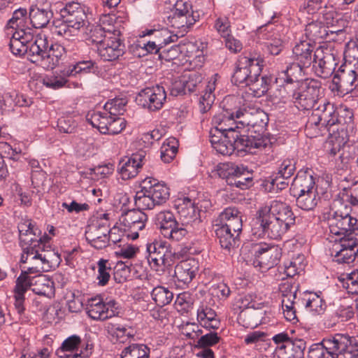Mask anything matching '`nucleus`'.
<instances>
[{
    "mask_svg": "<svg viewBox=\"0 0 358 358\" xmlns=\"http://www.w3.org/2000/svg\"><path fill=\"white\" fill-rule=\"evenodd\" d=\"M315 45L310 41L303 40L296 43L293 48V55L301 66L310 67L315 60Z\"/></svg>",
    "mask_w": 358,
    "mask_h": 358,
    "instance_id": "nucleus-28",
    "label": "nucleus"
},
{
    "mask_svg": "<svg viewBox=\"0 0 358 358\" xmlns=\"http://www.w3.org/2000/svg\"><path fill=\"white\" fill-rule=\"evenodd\" d=\"M342 286L352 294H358V270H355L348 274L341 281Z\"/></svg>",
    "mask_w": 358,
    "mask_h": 358,
    "instance_id": "nucleus-61",
    "label": "nucleus"
},
{
    "mask_svg": "<svg viewBox=\"0 0 358 358\" xmlns=\"http://www.w3.org/2000/svg\"><path fill=\"white\" fill-rule=\"evenodd\" d=\"M292 295L289 294L288 298L282 299V307L283 313L287 320L290 322H297L298 319L296 314V308L294 305L298 304V301L292 299Z\"/></svg>",
    "mask_w": 358,
    "mask_h": 358,
    "instance_id": "nucleus-56",
    "label": "nucleus"
},
{
    "mask_svg": "<svg viewBox=\"0 0 358 358\" xmlns=\"http://www.w3.org/2000/svg\"><path fill=\"white\" fill-rule=\"evenodd\" d=\"M213 227L216 237L219 239L222 248L230 250L236 247L240 233H234L233 230L220 226Z\"/></svg>",
    "mask_w": 358,
    "mask_h": 358,
    "instance_id": "nucleus-37",
    "label": "nucleus"
},
{
    "mask_svg": "<svg viewBox=\"0 0 358 358\" xmlns=\"http://www.w3.org/2000/svg\"><path fill=\"white\" fill-rule=\"evenodd\" d=\"M236 117L241 129L246 127L248 130L252 129L259 137L264 136L262 134L265 131L269 118L262 109L251 107L240 108L236 111Z\"/></svg>",
    "mask_w": 358,
    "mask_h": 358,
    "instance_id": "nucleus-7",
    "label": "nucleus"
},
{
    "mask_svg": "<svg viewBox=\"0 0 358 358\" xmlns=\"http://www.w3.org/2000/svg\"><path fill=\"white\" fill-rule=\"evenodd\" d=\"M148 35L152 34L154 39L160 45L162 48H164L165 45L170 43L177 41L178 36L177 34H173L167 28H162L161 29H150L147 33Z\"/></svg>",
    "mask_w": 358,
    "mask_h": 358,
    "instance_id": "nucleus-48",
    "label": "nucleus"
},
{
    "mask_svg": "<svg viewBox=\"0 0 358 358\" xmlns=\"http://www.w3.org/2000/svg\"><path fill=\"white\" fill-rule=\"evenodd\" d=\"M301 64L296 62L292 63L287 66L285 71L282 72V79L285 80L287 84L298 82L299 78L302 76V71L304 66H301Z\"/></svg>",
    "mask_w": 358,
    "mask_h": 358,
    "instance_id": "nucleus-50",
    "label": "nucleus"
},
{
    "mask_svg": "<svg viewBox=\"0 0 358 358\" xmlns=\"http://www.w3.org/2000/svg\"><path fill=\"white\" fill-rule=\"evenodd\" d=\"M196 21V17L190 15L185 3H177L176 10L173 14L168 17V22L173 27L181 29L182 32H187V29Z\"/></svg>",
    "mask_w": 358,
    "mask_h": 358,
    "instance_id": "nucleus-20",
    "label": "nucleus"
},
{
    "mask_svg": "<svg viewBox=\"0 0 358 358\" xmlns=\"http://www.w3.org/2000/svg\"><path fill=\"white\" fill-rule=\"evenodd\" d=\"M27 11L25 8H19L13 13V17L9 20L8 25L17 30L27 29L25 23L27 20Z\"/></svg>",
    "mask_w": 358,
    "mask_h": 358,
    "instance_id": "nucleus-54",
    "label": "nucleus"
},
{
    "mask_svg": "<svg viewBox=\"0 0 358 358\" xmlns=\"http://www.w3.org/2000/svg\"><path fill=\"white\" fill-rule=\"evenodd\" d=\"M130 266L122 261L118 262L114 267L113 278L117 283H124L130 277Z\"/></svg>",
    "mask_w": 358,
    "mask_h": 358,
    "instance_id": "nucleus-57",
    "label": "nucleus"
},
{
    "mask_svg": "<svg viewBox=\"0 0 358 358\" xmlns=\"http://www.w3.org/2000/svg\"><path fill=\"white\" fill-rule=\"evenodd\" d=\"M197 320L203 327L209 330L217 329L220 324L215 311L203 303L197 310Z\"/></svg>",
    "mask_w": 358,
    "mask_h": 358,
    "instance_id": "nucleus-33",
    "label": "nucleus"
},
{
    "mask_svg": "<svg viewBox=\"0 0 358 358\" xmlns=\"http://www.w3.org/2000/svg\"><path fill=\"white\" fill-rule=\"evenodd\" d=\"M166 99V93L164 88L156 85L141 90L136 96V102L138 106L150 111H157L163 107Z\"/></svg>",
    "mask_w": 358,
    "mask_h": 358,
    "instance_id": "nucleus-14",
    "label": "nucleus"
},
{
    "mask_svg": "<svg viewBox=\"0 0 358 358\" xmlns=\"http://www.w3.org/2000/svg\"><path fill=\"white\" fill-rule=\"evenodd\" d=\"M264 59L258 52L241 55L231 77V82L239 87H246L250 79L260 76L264 66Z\"/></svg>",
    "mask_w": 358,
    "mask_h": 358,
    "instance_id": "nucleus-3",
    "label": "nucleus"
},
{
    "mask_svg": "<svg viewBox=\"0 0 358 358\" xmlns=\"http://www.w3.org/2000/svg\"><path fill=\"white\" fill-rule=\"evenodd\" d=\"M213 226L229 228L234 233H240L243 227L241 213L236 208H227L213 221Z\"/></svg>",
    "mask_w": 358,
    "mask_h": 358,
    "instance_id": "nucleus-26",
    "label": "nucleus"
},
{
    "mask_svg": "<svg viewBox=\"0 0 358 358\" xmlns=\"http://www.w3.org/2000/svg\"><path fill=\"white\" fill-rule=\"evenodd\" d=\"M32 38L33 29L31 28L15 31L9 43L11 52L15 55L26 54L28 56L29 42Z\"/></svg>",
    "mask_w": 358,
    "mask_h": 358,
    "instance_id": "nucleus-27",
    "label": "nucleus"
},
{
    "mask_svg": "<svg viewBox=\"0 0 358 358\" xmlns=\"http://www.w3.org/2000/svg\"><path fill=\"white\" fill-rule=\"evenodd\" d=\"M31 282V277L29 275L28 273L22 270L21 274L16 280L14 293L24 296L27 290L28 289H31L32 288Z\"/></svg>",
    "mask_w": 358,
    "mask_h": 358,
    "instance_id": "nucleus-58",
    "label": "nucleus"
},
{
    "mask_svg": "<svg viewBox=\"0 0 358 358\" xmlns=\"http://www.w3.org/2000/svg\"><path fill=\"white\" fill-rule=\"evenodd\" d=\"M321 83L315 79L307 78L302 81L296 91L292 95L294 103L299 108L309 110L315 108L324 100L320 99Z\"/></svg>",
    "mask_w": 358,
    "mask_h": 358,
    "instance_id": "nucleus-6",
    "label": "nucleus"
},
{
    "mask_svg": "<svg viewBox=\"0 0 358 358\" xmlns=\"http://www.w3.org/2000/svg\"><path fill=\"white\" fill-rule=\"evenodd\" d=\"M339 57L334 50L328 46H320L315 51L313 67L316 73L323 78L331 76L338 64Z\"/></svg>",
    "mask_w": 358,
    "mask_h": 358,
    "instance_id": "nucleus-11",
    "label": "nucleus"
},
{
    "mask_svg": "<svg viewBox=\"0 0 358 358\" xmlns=\"http://www.w3.org/2000/svg\"><path fill=\"white\" fill-rule=\"evenodd\" d=\"M239 164H235L231 162L220 163L217 165L215 172L217 176L226 180L227 183L229 184V180L234 175L237 174L236 170H238Z\"/></svg>",
    "mask_w": 358,
    "mask_h": 358,
    "instance_id": "nucleus-52",
    "label": "nucleus"
},
{
    "mask_svg": "<svg viewBox=\"0 0 358 358\" xmlns=\"http://www.w3.org/2000/svg\"><path fill=\"white\" fill-rule=\"evenodd\" d=\"M147 252L148 262L152 269L157 271L161 266L169 267L173 264L175 254L166 242L156 241L148 244Z\"/></svg>",
    "mask_w": 358,
    "mask_h": 358,
    "instance_id": "nucleus-13",
    "label": "nucleus"
},
{
    "mask_svg": "<svg viewBox=\"0 0 358 358\" xmlns=\"http://www.w3.org/2000/svg\"><path fill=\"white\" fill-rule=\"evenodd\" d=\"M287 230L267 212V206H261L256 211L251 232L256 238H282Z\"/></svg>",
    "mask_w": 358,
    "mask_h": 358,
    "instance_id": "nucleus-4",
    "label": "nucleus"
},
{
    "mask_svg": "<svg viewBox=\"0 0 358 358\" xmlns=\"http://www.w3.org/2000/svg\"><path fill=\"white\" fill-rule=\"evenodd\" d=\"M97 267L98 275L96 279L98 280V285L104 286L108 282L110 278L111 263L107 259H100L97 262Z\"/></svg>",
    "mask_w": 358,
    "mask_h": 358,
    "instance_id": "nucleus-51",
    "label": "nucleus"
},
{
    "mask_svg": "<svg viewBox=\"0 0 358 358\" xmlns=\"http://www.w3.org/2000/svg\"><path fill=\"white\" fill-rule=\"evenodd\" d=\"M296 197V206L304 210H313L317 204L319 197L317 191H310L293 195Z\"/></svg>",
    "mask_w": 358,
    "mask_h": 358,
    "instance_id": "nucleus-43",
    "label": "nucleus"
},
{
    "mask_svg": "<svg viewBox=\"0 0 358 358\" xmlns=\"http://www.w3.org/2000/svg\"><path fill=\"white\" fill-rule=\"evenodd\" d=\"M237 174L234 175L229 180V185L235 186L242 189L248 188L252 181V173L249 171L247 166L239 164Z\"/></svg>",
    "mask_w": 358,
    "mask_h": 358,
    "instance_id": "nucleus-40",
    "label": "nucleus"
},
{
    "mask_svg": "<svg viewBox=\"0 0 358 358\" xmlns=\"http://www.w3.org/2000/svg\"><path fill=\"white\" fill-rule=\"evenodd\" d=\"M185 48V45H175L168 49L164 48L159 52V58L167 62L178 58L182 54Z\"/></svg>",
    "mask_w": 358,
    "mask_h": 358,
    "instance_id": "nucleus-60",
    "label": "nucleus"
},
{
    "mask_svg": "<svg viewBox=\"0 0 358 358\" xmlns=\"http://www.w3.org/2000/svg\"><path fill=\"white\" fill-rule=\"evenodd\" d=\"M290 189L293 195L317 190L312 171L300 170L294 178Z\"/></svg>",
    "mask_w": 358,
    "mask_h": 358,
    "instance_id": "nucleus-29",
    "label": "nucleus"
},
{
    "mask_svg": "<svg viewBox=\"0 0 358 358\" xmlns=\"http://www.w3.org/2000/svg\"><path fill=\"white\" fill-rule=\"evenodd\" d=\"M49 46L48 37L45 34H33V38L29 42L28 59L32 63L41 66L48 54Z\"/></svg>",
    "mask_w": 358,
    "mask_h": 358,
    "instance_id": "nucleus-24",
    "label": "nucleus"
},
{
    "mask_svg": "<svg viewBox=\"0 0 358 358\" xmlns=\"http://www.w3.org/2000/svg\"><path fill=\"white\" fill-rule=\"evenodd\" d=\"M177 222L173 214L170 211H162L156 215V224L164 237L167 236L169 231L176 226Z\"/></svg>",
    "mask_w": 358,
    "mask_h": 358,
    "instance_id": "nucleus-46",
    "label": "nucleus"
},
{
    "mask_svg": "<svg viewBox=\"0 0 358 358\" xmlns=\"http://www.w3.org/2000/svg\"><path fill=\"white\" fill-rule=\"evenodd\" d=\"M271 80L268 76H257L255 79H250L246 87H248L250 93L255 97H261L269 90Z\"/></svg>",
    "mask_w": 358,
    "mask_h": 358,
    "instance_id": "nucleus-39",
    "label": "nucleus"
},
{
    "mask_svg": "<svg viewBox=\"0 0 358 358\" xmlns=\"http://www.w3.org/2000/svg\"><path fill=\"white\" fill-rule=\"evenodd\" d=\"M143 184L157 206L162 205L169 199V189L164 183L157 182L155 179L146 178Z\"/></svg>",
    "mask_w": 358,
    "mask_h": 358,
    "instance_id": "nucleus-30",
    "label": "nucleus"
},
{
    "mask_svg": "<svg viewBox=\"0 0 358 358\" xmlns=\"http://www.w3.org/2000/svg\"><path fill=\"white\" fill-rule=\"evenodd\" d=\"M234 133L222 134L221 141L215 146V150L223 155H231L234 152L231 138H234Z\"/></svg>",
    "mask_w": 358,
    "mask_h": 358,
    "instance_id": "nucleus-53",
    "label": "nucleus"
},
{
    "mask_svg": "<svg viewBox=\"0 0 358 358\" xmlns=\"http://www.w3.org/2000/svg\"><path fill=\"white\" fill-rule=\"evenodd\" d=\"M120 31L113 29V34L107 36L105 41L98 46L97 51L104 61H113L122 56L125 52V45L120 38Z\"/></svg>",
    "mask_w": 358,
    "mask_h": 358,
    "instance_id": "nucleus-15",
    "label": "nucleus"
},
{
    "mask_svg": "<svg viewBox=\"0 0 358 358\" xmlns=\"http://www.w3.org/2000/svg\"><path fill=\"white\" fill-rule=\"evenodd\" d=\"M326 31L320 22L313 21L308 23L305 29V34L310 42L319 38H322Z\"/></svg>",
    "mask_w": 358,
    "mask_h": 358,
    "instance_id": "nucleus-55",
    "label": "nucleus"
},
{
    "mask_svg": "<svg viewBox=\"0 0 358 358\" xmlns=\"http://www.w3.org/2000/svg\"><path fill=\"white\" fill-rule=\"evenodd\" d=\"M148 221V215L141 210L133 209L122 214L120 222L124 226V231H129L127 236L132 240L138 238V231L143 230Z\"/></svg>",
    "mask_w": 358,
    "mask_h": 358,
    "instance_id": "nucleus-17",
    "label": "nucleus"
},
{
    "mask_svg": "<svg viewBox=\"0 0 358 358\" xmlns=\"http://www.w3.org/2000/svg\"><path fill=\"white\" fill-rule=\"evenodd\" d=\"M344 63L358 66V45L355 43H348L344 51Z\"/></svg>",
    "mask_w": 358,
    "mask_h": 358,
    "instance_id": "nucleus-64",
    "label": "nucleus"
},
{
    "mask_svg": "<svg viewBox=\"0 0 358 358\" xmlns=\"http://www.w3.org/2000/svg\"><path fill=\"white\" fill-rule=\"evenodd\" d=\"M29 17L31 24L34 28H44L53 17V12L50 7L39 8L31 6L29 8Z\"/></svg>",
    "mask_w": 358,
    "mask_h": 358,
    "instance_id": "nucleus-32",
    "label": "nucleus"
},
{
    "mask_svg": "<svg viewBox=\"0 0 358 358\" xmlns=\"http://www.w3.org/2000/svg\"><path fill=\"white\" fill-rule=\"evenodd\" d=\"M198 266L194 259L181 261L175 266L174 277L184 284H189L195 277Z\"/></svg>",
    "mask_w": 358,
    "mask_h": 358,
    "instance_id": "nucleus-31",
    "label": "nucleus"
},
{
    "mask_svg": "<svg viewBox=\"0 0 358 358\" xmlns=\"http://www.w3.org/2000/svg\"><path fill=\"white\" fill-rule=\"evenodd\" d=\"M308 358H358V342L354 337L336 334L313 344Z\"/></svg>",
    "mask_w": 358,
    "mask_h": 358,
    "instance_id": "nucleus-2",
    "label": "nucleus"
},
{
    "mask_svg": "<svg viewBox=\"0 0 358 358\" xmlns=\"http://www.w3.org/2000/svg\"><path fill=\"white\" fill-rule=\"evenodd\" d=\"M178 213L182 223L187 226L191 222H198L199 219V211L195 207L194 203L189 198H185L182 204H180L178 206Z\"/></svg>",
    "mask_w": 358,
    "mask_h": 358,
    "instance_id": "nucleus-38",
    "label": "nucleus"
},
{
    "mask_svg": "<svg viewBox=\"0 0 358 358\" xmlns=\"http://www.w3.org/2000/svg\"><path fill=\"white\" fill-rule=\"evenodd\" d=\"M19 237L23 252L28 254L33 255L38 248L49 247L48 241L50 238L46 234L41 236V231L38 228Z\"/></svg>",
    "mask_w": 358,
    "mask_h": 358,
    "instance_id": "nucleus-25",
    "label": "nucleus"
},
{
    "mask_svg": "<svg viewBox=\"0 0 358 358\" xmlns=\"http://www.w3.org/2000/svg\"><path fill=\"white\" fill-rule=\"evenodd\" d=\"M185 226H186V224L184 223L177 222L176 226L173 227L169 231L167 236L164 237L173 241H182L188 234V230Z\"/></svg>",
    "mask_w": 358,
    "mask_h": 358,
    "instance_id": "nucleus-62",
    "label": "nucleus"
},
{
    "mask_svg": "<svg viewBox=\"0 0 358 358\" xmlns=\"http://www.w3.org/2000/svg\"><path fill=\"white\" fill-rule=\"evenodd\" d=\"M202 76L196 72H192L186 79L185 76L183 77L186 92L192 93L199 90L201 87Z\"/></svg>",
    "mask_w": 358,
    "mask_h": 358,
    "instance_id": "nucleus-59",
    "label": "nucleus"
},
{
    "mask_svg": "<svg viewBox=\"0 0 358 358\" xmlns=\"http://www.w3.org/2000/svg\"><path fill=\"white\" fill-rule=\"evenodd\" d=\"M251 251L255 255L253 265L268 269L278 264L280 252L274 245L254 244L248 243L243 249L244 253Z\"/></svg>",
    "mask_w": 358,
    "mask_h": 358,
    "instance_id": "nucleus-9",
    "label": "nucleus"
},
{
    "mask_svg": "<svg viewBox=\"0 0 358 358\" xmlns=\"http://www.w3.org/2000/svg\"><path fill=\"white\" fill-rule=\"evenodd\" d=\"M87 121L93 127L103 134L115 135L126 127V121L117 115H108V112L93 111L87 115Z\"/></svg>",
    "mask_w": 358,
    "mask_h": 358,
    "instance_id": "nucleus-8",
    "label": "nucleus"
},
{
    "mask_svg": "<svg viewBox=\"0 0 358 358\" xmlns=\"http://www.w3.org/2000/svg\"><path fill=\"white\" fill-rule=\"evenodd\" d=\"M109 225L106 220H97L89 224L85 231V237L88 243L94 248H105L109 242Z\"/></svg>",
    "mask_w": 358,
    "mask_h": 358,
    "instance_id": "nucleus-16",
    "label": "nucleus"
},
{
    "mask_svg": "<svg viewBox=\"0 0 358 358\" xmlns=\"http://www.w3.org/2000/svg\"><path fill=\"white\" fill-rule=\"evenodd\" d=\"M33 255L31 259H40L41 262L33 268L36 271H50L58 267L62 261L60 255L55 250H52L50 245L49 247L38 248Z\"/></svg>",
    "mask_w": 358,
    "mask_h": 358,
    "instance_id": "nucleus-21",
    "label": "nucleus"
},
{
    "mask_svg": "<svg viewBox=\"0 0 358 358\" xmlns=\"http://www.w3.org/2000/svg\"><path fill=\"white\" fill-rule=\"evenodd\" d=\"M237 120L236 113L229 109H223L213 116L212 123L215 127V131L217 134L234 133L235 129H241Z\"/></svg>",
    "mask_w": 358,
    "mask_h": 358,
    "instance_id": "nucleus-22",
    "label": "nucleus"
},
{
    "mask_svg": "<svg viewBox=\"0 0 358 358\" xmlns=\"http://www.w3.org/2000/svg\"><path fill=\"white\" fill-rule=\"evenodd\" d=\"M105 303L99 298H93L88 302L87 314L93 320H105L114 316L113 311L106 310Z\"/></svg>",
    "mask_w": 358,
    "mask_h": 358,
    "instance_id": "nucleus-35",
    "label": "nucleus"
},
{
    "mask_svg": "<svg viewBox=\"0 0 358 358\" xmlns=\"http://www.w3.org/2000/svg\"><path fill=\"white\" fill-rule=\"evenodd\" d=\"M269 27V24L262 26L259 29V33L262 35L264 39L267 40L264 43V46L266 48L269 54L278 55L282 49V41L277 37L272 38L273 35L268 34Z\"/></svg>",
    "mask_w": 358,
    "mask_h": 358,
    "instance_id": "nucleus-41",
    "label": "nucleus"
},
{
    "mask_svg": "<svg viewBox=\"0 0 358 358\" xmlns=\"http://www.w3.org/2000/svg\"><path fill=\"white\" fill-rule=\"evenodd\" d=\"M332 90L341 94L351 92L358 87V66L343 63L334 73Z\"/></svg>",
    "mask_w": 358,
    "mask_h": 358,
    "instance_id": "nucleus-10",
    "label": "nucleus"
},
{
    "mask_svg": "<svg viewBox=\"0 0 358 358\" xmlns=\"http://www.w3.org/2000/svg\"><path fill=\"white\" fill-rule=\"evenodd\" d=\"M337 123H341V119L334 105L327 100H322L309 116L306 131L309 133L313 131L311 134L317 136L322 129H327Z\"/></svg>",
    "mask_w": 358,
    "mask_h": 358,
    "instance_id": "nucleus-5",
    "label": "nucleus"
},
{
    "mask_svg": "<svg viewBox=\"0 0 358 358\" xmlns=\"http://www.w3.org/2000/svg\"><path fill=\"white\" fill-rule=\"evenodd\" d=\"M60 18L64 23L73 28L74 31H79L85 25L87 14L83 7L76 2L67 3L60 10Z\"/></svg>",
    "mask_w": 358,
    "mask_h": 358,
    "instance_id": "nucleus-18",
    "label": "nucleus"
},
{
    "mask_svg": "<svg viewBox=\"0 0 358 358\" xmlns=\"http://www.w3.org/2000/svg\"><path fill=\"white\" fill-rule=\"evenodd\" d=\"M145 159V152L140 150L130 157L122 159L119 163V173L123 180L134 178L138 173Z\"/></svg>",
    "mask_w": 358,
    "mask_h": 358,
    "instance_id": "nucleus-23",
    "label": "nucleus"
},
{
    "mask_svg": "<svg viewBox=\"0 0 358 358\" xmlns=\"http://www.w3.org/2000/svg\"><path fill=\"white\" fill-rule=\"evenodd\" d=\"M301 302L315 315L322 314L327 307L325 301L317 294H310L307 298H303Z\"/></svg>",
    "mask_w": 358,
    "mask_h": 358,
    "instance_id": "nucleus-45",
    "label": "nucleus"
},
{
    "mask_svg": "<svg viewBox=\"0 0 358 358\" xmlns=\"http://www.w3.org/2000/svg\"><path fill=\"white\" fill-rule=\"evenodd\" d=\"M346 205L331 208L328 219L330 232L341 238V248L336 252L333 261L338 264H350L358 255V219L350 213Z\"/></svg>",
    "mask_w": 358,
    "mask_h": 358,
    "instance_id": "nucleus-1",
    "label": "nucleus"
},
{
    "mask_svg": "<svg viewBox=\"0 0 358 358\" xmlns=\"http://www.w3.org/2000/svg\"><path fill=\"white\" fill-rule=\"evenodd\" d=\"M66 52V48L59 44H50L48 54L41 64V67L46 70H52L59 65L60 60Z\"/></svg>",
    "mask_w": 358,
    "mask_h": 358,
    "instance_id": "nucleus-36",
    "label": "nucleus"
},
{
    "mask_svg": "<svg viewBox=\"0 0 358 358\" xmlns=\"http://www.w3.org/2000/svg\"><path fill=\"white\" fill-rule=\"evenodd\" d=\"M234 136L231 138L234 152L238 154L248 152L255 154L257 150H262L271 146V141L266 136H248L241 134L238 129L234 131Z\"/></svg>",
    "mask_w": 358,
    "mask_h": 358,
    "instance_id": "nucleus-12",
    "label": "nucleus"
},
{
    "mask_svg": "<svg viewBox=\"0 0 358 358\" xmlns=\"http://www.w3.org/2000/svg\"><path fill=\"white\" fill-rule=\"evenodd\" d=\"M151 296L155 303L161 307L169 304L173 299V293L163 286L155 287L151 292Z\"/></svg>",
    "mask_w": 358,
    "mask_h": 358,
    "instance_id": "nucleus-49",
    "label": "nucleus"
},
{
    "mask_svg": "<svg viewBox=\"0 0 358 358\" xmlns=\"http://www.w3.org/2000/svg\"><path fill=\"white\" fill-rule=\"evenodd\" d=\"M150 349L144 344L132 343L124 348L120 358H149Z\"/></svg>",
    "mask_w": 358,
    "mask_h": 358,
    "instance_id": "nucleus-44",
    "label": "nucleus"
},
{
    "mask_svg": "<svg viewBox=\"0 0 358 358\" xmlns=\"http://www.w3.org/2000/svg\"><path fill=\"white\" fill-rule=\"evenodd\" d=\"M147 188L143 186L140 191H138L134 197V203L137 209L141 211L144 210H151L157 206L156 202L152 199V196L149 194Z\"/></svg>",
    "mask_w": 358,
    "mask_h": 358,
    "instance_id": "nucleus-47",
    "label": "nucleus"
},
{
    "mask_svg": "<svg viewBox=\"0 0 358 358\" xmlns=\"http://www.w3.org/2000/svg\"><path fill=\"white\" fill-rule=\"evenodd\" d=\"M323 15L327 26L332 29V32L341 31L348 25V20L342 13L330 11Z\"/></svg>",
    "mask_w": 358,
    "mask_h": 358,
    "instance_id": "nucleus-42",
    "label": "nucleus"
},
{
    "mask_svg": "<svg viewBox=\"0 0 358 358\" xmlns=\"http://www.w3.org/2000/svg\"><path fill=\"white\" fill-rule=\"evenodd\" d=\"M267 206V212L282 226L288 231L295 224L296 217L292 208L287 203L278 201H272Z\"/></svg>",
    "mask_w": 358,
    "mask_h": 358,
    "instance_id": "nucleus-19",
    "label": "nucleus"
},
{
    "mask_svg": "<svg viewBox=\"0 0 358 358\" xmlns=\"http://www.w3.org/2000/svg\"><path fill=\"white\" fill-rule=\"evenodd\" d=\"M126 105L125 100L122 99H115L107 102L104 106V111L108 112V115H117L122 114L124 111Z\"/></svg>",
    "mask_w": 358,
    "mask_h": 358,
    "instance_id": "nucleus-63",
    "label": "nucleus"
},
{
    "mask_svg": "<svg viewBox=\"0 0 358 358\" xmlns=\"http://www.w3.org/2000/svg\"><path fill=\"white\" fill-rule=\"evenodd\" d=\"M31 285L36 294L48 297L54 294V282L45 275L31 277Z\"/></svg>",
    "mask_w": 358,
    "mask_h": 358,
    "instance_id": "nucleus-34",
    "label": "nucleus"
}]
</instances>
